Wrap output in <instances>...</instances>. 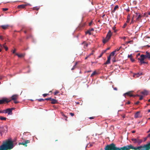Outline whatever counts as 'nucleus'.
<instances>
[{
	"instance_id": "obj_1",
	"label": "nucleus",
	"mask_w": 150,
	"mask_h": 150,
	"mask_svg": "<svg viewBox=\"0 0 150 150\" xmlns=\"http://www.w3.org/2000/svg\"><path fill=\"white\" fill-rule=\"evenodd\" d=\"M131 149L134 150H146L144 145L135 147L130 144L122 147H118L113 143L107 145L105 148V150H129Z\"/></svg>"
},
{
	"instance_id": "obj_2",
	"label": "nucleus",
	"mask_w": 150,
	"mask_h": 150,
	"mask_svg": "<svg viewBox=\"0 0 150 150\" xmlns=\"http://www.w3.org/2000/svg\"><path fill=\"white\" fill-rule=\"evenodd\" d=\"M13 142L9 139L5 142H3L1 145V148L2 150H11L14 147Z\"/></svg>"
},
{
	"instance_id": "obj_3",
	"label": "nucleus",
	"mask_w": 150,
	"mask_h": 150,
	"mask_svg": "<svg viewBox=\"0 0 150 150\" xmlns=\"http://www.w3.org/2000/svg\"><path fill=\"white\" fill-rule=\"evenodd\" d=\"M112 35V33L110 30H109L107 34L106 37L105 38H104L103 40V42L104 44H105L111 38Z\"/></svg>"
},
{
	"instance_id": "obj_4",
	"label": "nucleus",
	"mask_w": 150,
	"mask_h": 150,
	"mask_svg": "<svg viewBox=\"0 0 150 150\" xmlns=\"http://www.w3.org/2000/svg\"><path fill=\"white\" fill-rule=\"evenodd\" d=\"M133 17L134 18H136L135 22H138L142 20V16L139 13H135V14L133 15Z\"/></svg>"
},
{
	"instance_id": "obj_5",
	"label": "nucleus",
	"mask_w": 150,
	"mask_h": 150,
	"mask_svg": "<svg viewBox=\"0 0 150 150\" xmlns=\"http://www.w3.org/2000/svg\"><path fill=\"white\" fill-rule=\"evenodd\" d=\"M139 137H137L136 138H133L131 139V140L134 144L137 143L139 145L142 142V139H139Z\"/></svg>"
},
{
	"instance_id": "obj_6",
	"label": "nucleus",
	"mask_w": 150,
	"mask_h": 150,
	"mask_svg": "<svg viewBox=\"0 0 150 150\" xmlns=\"http://www.w3.org/2000/svg\"><path fill=\"white\" fill-rule=\"evenodd\" d=\"M8 127L6 125L0 127V132L2 134L7 132Z\"/></svg>"
},
{
	"instance_id": "obj_7",
	"label": "nucleus",
	"mask_w": 150,
	"mask_h": 150,
	"mask_svg": "<svg viewBox=\"0 0 150 150\" xmlns=\"http://www.w3.org/2000/svg\"><path fill=\"white\" fill-rule=\"evenodd\" d=\"M11 100H8L7 98H3L2 99L0 100V105L5 103H8L10 102Z\"/></svg>"
},
{
	"instance_id": "obj_8",
	"label": "nucleus",
	"mask_w": 150,
	"mask_h": 150,
	"mask_svg": "<svg viewBox=\"0 0 150 150\" xmlns=\"http://www.w3.org/2000/svg\"><path fill=\"white\" fill-rule=\"evenodd\" d=\"M133 91H129V92H127L125 93H124V94H123V95L125 97V95H127L128 96H129L130 97H135L136 96H140L139 95H133L132 93V92Z\"/></svg>"
},
{
	"instance_id": "obj_9",
	"label": "nucleus",
	"mask_w": 150,
	"mask_h": 150,
	"mask_svg": "<svg viewBox=\"0 0 150 150\" xmlns=\"http://www.w3.org/2000/svg\"><path fill=\"white\" fill-rule=\"evenodd\" d=\"M140 58H138V59L140 61V65H142L143 64H148V62H146L144 61V58L142 56H140Z\"/></svg>"
},
{
	"instance_id": "obj_10",
	"label": "nucleus",
	"mask_w": 150,
	"mask_h": 150,
	"mask_svg": "<svg viewBox=\"0 0 150 150\" xmlns=\"http://www.w3.org/2000/svg\"><path fill=\"white\" fill-rule=\"evenodd\" d=\"M4 113H7L8 115H12L13 114L10 108H7L6 110H4Z\"/></svg>"
},
{
	"instance_id": "obj_11",
	"label": "nucleus",
	"mask_w": 150,
	"mask_h": 150,
	"mask_svg": "<svg viewBox=\"0 0 150 150\" xmlns=\"http://www.w3.org/2000/svg\"><path fill=\"white\" fill-rule=\"evenodd\" d=\"M18 98V95H13L11 97V99L7 98L8 100H11H11H16Z\"/></svg>"
},
{
	"instance_id": "obj_12",
	"label": "nucleus",
	"mask_w": 150,
	"mask_h": 150,
	"mask_svg": "<svg viewBox=\"0 0 150 150\" xmlns=\"http://www.w3.org/2000/svg\"><path fill=\"white\" fill-rule=\"evenodd\" d=\"M146 150H149L150 149V142L144 145Z\"/></svg>"
},
{
	"instance_id": "obj_13",
	"label": "nucleus",
	"mask_w": 150,
	"mask_h": 150,
	"mask_svg": "<svg viewBox=\"0 0 150 150\" xmlns=\"http://www.w3.org/2000/svg\"><path fill=\"white\" fill-rule=\"evenodd\" d=\"M27 6L26 4H22L18 6V8H24Z\"/></svg>"
},
{
	"instance_id": "obj_14",
	"label": "nucleus",
	"mask_w": 150,
	"mask_h": 150,
	"mask_svg": "<svg viewBox=\"0 0 150 150\" xmlns=\"http://www.w3.org/2000/svg\"><path fill=\"white\" fill-rule=\"evenodd\" d=\"M140 113V111H138L134 115V117L135 118H137L139 117H140L139 115Z\"/></svg>"
},
{
	"instance_id": "obj_15",
	"label": "nucleus",
	"mask_w": 150,
	"mask_h": 150,
	"mask_svg": "<svg viewBox=\"0 0 150 150\" xmlns=\"http://www.w3.org/2000/svg\"><path fill=\"white\" fill-rule=\"evenodd\" d=\"M51 101V103L52 104H55L58 103L57 100L54 99L52 98Z\"/></svg>"
},
{
	"instance_id": "obj_16",
	"label": "nucleus",
	"mask_w": 150,
	"mask_h": 150,
	"mask_svg": "<svg viewBox=\"0 0 150 150\" xmlns=\"http://www.w3.org/2000/svg\"><path fill=\"white\" fill-rule=\"evenodd\" d=\"M82 45H84V47L85 48H86L88 45V44L86 42V41H83L82 43Z\"/></svg>"
},
{
	"instance_id": "obj_17",
	"label": "nucleus",
	"mask_w": 150,
	"mask_h": 150,
	"mask_svg": "<svg viewBox=\"0 0 150 150\" xmlns=\"http://www.w3.org/2000/svg\"><path fill=\"white\" fill-rule=\"evenodd\" d=\"M128 58H129L130 59L131 61L132 62H134V59L132 58V54H131L129 55H128Z\"/></svg>"
},
{
	"instance_id": "obj_18",
	"label": "nucleus",
	"mask_w": 150,
	"mask_h": 150,
	"mask_svg": "<svg viewBox=\"0 0 150 150\" xmlns=\"http://www.w3.org/2000/svg\"><path fill=\"white\" fill-rule=\"evenodd\" d=\"M142 75V73L139 72L134 74V76H136L137 77H139L140 75Z\"/></svg>"
},
{
	"instance_id": "obj_19",
	"label": "nucleus",
	"mask_w": 150,
	"mask_h": 150,
	"mask_svg": "<svg viewBox=\"0 0 150 150\" xmlns=\"http://www.w3.org/2000/svg\"><path fill=\"white\" fill-rule=\"evenodd\" d=\"M2 28L4 29H6L8 28L9 25H2L1 26Z\"/></svg>"
},
{
	"instance_id": "obj_20",
	"label": "nucleus",
	"mask_w": 150,
	"mask_h": 150,
	"mask_svg": "<svg viewBox=\"0 0 150 150\" xmlns=\"http://www.w3.org/2000/svg\"><path fill=\"white\" fill-rule=\"evenodd\" d=\"M119 6L118 5H116L114 8V9L112 11V12L114 13L116 9L118 8Z\"/></svg>"
},
{
	"instance_id": "obj_21",
	"label": "nucleus",
	"mask_w": 150,
	"mask_h": 150,
	"mask_svg": "<svg viewBox=\"0 0 150 150\" xmlns=\"http://www.w3.org/2000/svg\"><path fill=\"white\" fill-rule=\"evenodd\" d=\"M141 93L143 94L146 95L148 94V92L144 90V91L142 92Z\"/></svg>"
},
{
	"instance_id": "obj_22",
	"label": "nucleus",
	"mask_w": 150,
	"mask_h": 150,
	"mask_svg": "<svg viewBox=\"0 0 150 150\" xmlns=\"http://www.w3.org/2000/svg\"><path fill=\"white\" fill-rule=\"evenodd\" d=\"M16 55H17L19 57H24V55L23 54H18V53H16Z\"/></svg>"
},
{
	"instance_id": "obj_23",
	"label": "nucleus",
	"mask_w": 150,
	"mask_h": 150,
	"mask_svg": "<svg viewBox=\"0 0 150 150\" xmlns=\"http://www.w3.org/2000/svg\"><path fill=\"white\" fill-rule=\"evenodd\" d=\"M130 15L129 14L127 17V23H129L130 21Z\"/></svg>"
},
{
	"instance_id": "obj_24",
	"label": "nucleus",
	"mask_w": 150,
	"mask_h": 150,
	"mask_svg": "<svg viewBox=\"0 0 150 150\" xmlns=\"http://www.w3.org/2000/svg\"><path fill=\"white\" fill-rule=\"evenodd\" d=\"M116 52V51H113V52H112L110 54L109 56L110 57L111 56H113L115 54V52Z\"/></svg>"
},
{
	"instance_id": "obj_25",
	"label": "nucleus",
	"mask_w": 150,
	"mask_h": 150,
	"mask_svg": "<svg viewBox=\"0 0 150 150\" xmlns=\"http://www.w3.org/2000/svg\"><path fill=\"white\" fill-rule=\"evenodd\" d=\"M77 62H76L75 63V64L74 65V66L73 67V68L71 69V70H74L75 68L76 67V65H77Z\"/></svg>"
},
{
	"instance_id": "obj_26",
	"label": "nucleus",
	"mask_w": 150,
	"mask_h": 150,
	"mask_svg": "<svg viewBox=\"0 0 150 150\" xmlns=\"http://www.w3.org/2000/svg\"><path fill=\"white\" fill-rule=\"evenodd\" d=\"M91 31H90L89 30H88L86 32V34H88L89 35H91Z\"/></svg>"
},
{
	"instance_id": "obj_27",
	"label": "nucleus",
	"mask_w": 150,
	"mask_h": 150,
	"mask_svg": "<svg viewBox=\"0 0 150 150\" xmlns=\"http://www.w3.org/2000/svg\"><path fill=\"white\" fill-rule=\"evenodd\" d=\"M0 119L1 120H6V118L5 117H4L1 116H0Z\"/></svg>"
},
{
	"instance_id": "obj_28",
	"label": "nucleus",
	"mask_w": 150,
	"mask_h": 150,
	"mask_svg": "<svg viewBox=\"0 0 150 150\" xmlns=\"http://www.w3.org/2000/svg\"><path fill=\"white\" fill-rule=\"evenodd\" d=\"M134 18L132 17L131 19V22L130 23V24L133 23L134 22H135V20H134Z\"/></svg>"
},
{
	"instance_id": "obj_29",
	"label": "nucleus",
	"mask_w": 150,
	"mask_h": 150,
	"mask_svg": "<svg viewBox=\"0 0 150 150\" xmlns=\"http://www.w3.org/2000/svg\"><path fill=\"white\" fill-rule=\"evenodd\" d=\"M62 116H64V117H65V120L66 121H67V116H66V115H65L64 113H62Z\"/></svg>"
},
{
	"instance_id": "obj_30",
	"label": "nucleus",
	"mask_w": 150,
	"mask_h": 150,
	"mask_svg": "<svg viewBox=\"0 0 150 150\" xmlns=\"http://www.w3.org/2000/svg\"><path fill=\"white\" fill-rule=\"evenodd\" d=\"M142 56L143 57H144V59H145L146 58H147V57H146V54L145 55L142 54V55H141L140 56Z\"/></svg>"
},
{
	"instance_id": "obj_31",
	"label": "nucleus",
	"mask_w": 150,
	"mask_h": 150,
	"mask_svg": "<svg viewBox=\"0 0 150 150\" xmlns=\"http://www.w3.org/2000/svg\"><path fill=\"white\" fill-rule=\"evenodd\" d=\"M110 63V60H109L107 59V61H106L105 63V64H108Z\"/></svg>"
},
{
	"instance_id": "obj_32",
	"label": "nucleus",
	"mask_w": 150,
	"mask_h": 150,
	"mask_svg": "<svg viewBox=\"0 0 150 150\" xmlns=\"http://www.w3.org/2000/svg\"><path fill=\"white\" fill-rule=\"evenodd\" d=\"M19 144L24 145L25 146H27V145H26L25 142H22V143H19Z\"/></svg>"
},
{
	"instance_id": "obj_33",
	"label": "nucleus",
	"mask_w": 150,
	"mask_h": 150,
	"mask_svg": "<svg viewBox=\"0 0 150 150\" xmlns=\"http://www.w3.org/2000/svg\"><path fill=\"white\" fill-rule=\"evenodd\" d=\"M37 100L39 102H41L42 101H43L45 100V99H43L42 98H40L39 99H38Z\"/></svg>"
},
{
	"instance_id": "obj_34",
	"label": "nucleus",
	"mask_w": 150,
	"mask_h": 150,
	"mask_svg": "<svg viewBox=\"0 0 150 150\" xmlns=\"http://www.w3.org/2000/svg\"><path fill=\"white\" fill-rule=\"evenodd\" d=\"M96 74V72L95 71H94L91 75V76L92 77L93 76L95 75Z\"/></svg>"
},
{
	"instance_id": "obj_35",
	"label": "nucleus",
	"mask_w": 150,
	"mask_h": 150,
	"mask_svg": "<svg viewBox=\"0 0 150 150\" xmlns=\"http://www.w3.org/2000/svg\"><path fill=\"white\" fill-rule=\"evenodd\" d=\"M25 142L26 145H27V144L28 143H29L30 142V141L29 140H27L25 141Z\"/></svg>"
},
{
	"instance_id": "obj_36",
	"label": "nucleus",
	"mask_w": 150,
	"mask_h": 150,
	"mask_svg": "<svg viewBox=\"0 0 150 150\" xmlns=\"http://www.w3.org/2000/svg\"><path fill=\"white\" fill-rule=\"evenodd\" d=\"M32 35H29L27 36V37H26V38L27 39H28L30 38H32Z\"/></svg>"
},
{
	"instance_id": "obj_37",
	"label": "nucleus",
	"mask_w": 150,
	"mask_h": 150,
	"mask_svg": "<svg viewBox=\"0 0 150 150\" xmlns=\"http://www.w3.org/2000/svg\"><path fill=\"white\" fill-rule=\"evenodd\" d=\"M116 28L115 26H113L112 28V29L113 30H114L115 32H116V30H115Z\"/></svg>"
},
{
	"instance_id": "obj_38",
	"label": "nucleus",
	"mask_w": 150,
	"mask_h": 150,
	"mask_svg": "<svg viewBox=\"0 0 150 150\" xmlns=\"http://www.w3.org/2000/svg\"><path fill=\"white\" fill-rule=\"evenodd\" d=\"M52 99V98H45V100H50V101H51Z\"/></svg>"
},
{
	"instance_id": "obj_39",
	"label": "nucleus",
	"mask_w": 150,
	"mask_h": 150,
	"mask_svg": "<svg viewBox=\"0 0 150 150\" xmlns=\"http://www.w3.org/2000/svg\"><path fill=\"white\" fill-rule=\"evenodd\" d=\"M3 11H6L8 10V8H3L2 9Z\"/></svg>"
},
{
	"instance_id": "obj_40",
	"label": "nucleus",
	"mask_w": 150,
	"mask_h": 150,
	"mask_svg": "<svg viewBox=\"0 0 150 150\" xmlns=\"http://www.w3.org/2000/svg\"><path fill=\"white\" fill-rule=\"evenodd\" d=\"M133 42V40H131V41H129L126 42V43L127 44H128V43H130L131 42Z\"/></svg>"
},
{
	"instance_id": "obj_41",
	"label": "nucleus",
	"mask_w": 150,
	"mask_h": 150,
	"mask_svg": "<svg viewBox=\"0 0 150 150\" xmlns=\"http://www.w3.org/2000/svg\"><path fill=\"white\" fill-rule=\"evenodd\" d=\"M49 94H46V93H45V94H44L42 95L44 97H45L47 95H48Z\"/></svg>"
},
{
	"instance_id": "obj_42",
	"label": "nucleus",
	"mask_w": 150,
	"mask_h": 150,
	"mask_svg": "<svg viewBox=\"0 0 150 150\" xmlns=\"http://www.w3.org/2000/svg\"><path fill=\"white\" fill-rule=\"evenodd\" d=\"M59 93V91H56L55 92H54V95H56L58 93Z\"/></svg>"
},
{
	"instance_id": "obj_43",
	"label": "nucleus",
	"mask_w": 150,
	"mask_h": 150,
	"mask_svg": "<svg viewBox=\"0 0 150 150\" xmlns=\"http://www.w3.org/2000/svg\"><path fill=\"white\" fill-rule=\"evenodd\" d=\"M104 52H102L100 54V56H99V57H101L102 56Z\"/></svg>"
},
{
	"instance_id": "obj_44",
	"label": "nucleus",
	"mask_w": 150,
	"mask_h": 150,
	"mask_svg": "<svg viewBox=\"0 0 150 150\" xmlns=\"http://www.w3.org/2000/svg\"><path fill=\"white\" fill-rule=\"evenodd\" d=\"M39 8H36V7H34L33 8V10H36L37 11L39 9Z\"/></svg>"
},
{
	"instance_id": "obj_45",
	"label": "nucleus",
	"mask_w": 150,
	"mask_h": 150,
	"mask_svg": "<svg viewBox=\"0 0 150 150\" xmlns=\"http://www.w3.org/2000/svg\"><path fill=\"white\" fill-rule=\"evenodd\" d=\"M121 116L124 119V118H125V115L124 114H123V115H121Z\"/></svg>"
},
{
	"instance_id": "obj_46",
	"label": "nucleus",
	"mask_w": 150,
	"mask_h": 150,
	"mask_svg": "<svg viewBox=\"0 0 150 150\" xmlns=\"http://www.w3.org/2000/svg\"><path fill=\"white\" fill-rule=\"evenodd\" d=\"M13 100L14 101V103H15V104H17V103H18V101H16V100Z\"/></svg>"
},
{
	"instance_id": "obj_47",
	"label": "nucleus",
	"mask_w": 150,
	"mask_h": 150,
	"mask_svg": "<svg viewBox=\"0 0 150 150\" xmlns=\"http://www.w3.org/2000/svg\"><path fill=\"white\" fill-rule=\"evenodd\" d=\"M127 25V24H126V23H125V24L124 25H123V28H125V27Z\"/></svg>"
},
{
	"instance_id": "obj_48",
	"label": "nucleus",
	"mask_w": 150,
	"mask_h": 150,
	"mask_svg": "<svg viewBox=\"0 0 150 150\" xmlns=\"http://www.w3.org/2000/svg\"><path fill=\"white\" fill-rule=\"evenodd\" d=\"M70 115H71V116H72H72H74V113H71V112L70 113Z\"/></svg>"
},
{
	"instance_id": "obj_49",
	"label": "nucleus",
	"mask_w": 150,
	"mask_h": 150,
	"mask_svg": "<svg viewBox=\"0 0 150 150\" xmlns=\"http://www.w3.org/2000/svg\"><path fill=\"white\" fill-rule=\"evenodd\" d=\"M143 96H140V97L139 98V100H141L143 99Z\"/></svg>"
},
{
	"instance_id": "obj_50",
	"label": "nucleus",
	"mask_w": 150,
	"mask_h": 150,
	"mask_svg": "<svg viewBox=\"0 0 150 150\" xmlns=\"http://www.w3.org/2000/svg\"><path fill=\"white\" fill-rule=\"evenodd\" d=\"M0 39L1 40H3L4 39V38H3V37L2 36H0Z\"/></svg>"
},
{
	"instance_id": "obj_51",
	"label": "nucleus",
	"mask_w": 150,
	"mask_h": 150,
	"mask_svg": "<svg viewBox=\"0 0 150 150\" xmlns=\"http://www.w3.org/2000/svg\"><path fill=\"white\" fill-rule=\"evenodd\" d=\"M110 47H108L107 49H106L104 51V52H105L107 50H109L110 49Z\"/></svg>"
},
{
	"instance_id": "obj_52",
	"label": "nucleus",
	"mask_w": 150,
	"mask_h": 150,
	"mask_svg": "<svg viewBox=\"0 0 150 150\" xmlns=\"http://www.w3.org/2000/svg\"><path fill=\"white\" fill-rule=\"evenodd\" d=\"M4 48H5V50L6 51H7L8 50V47H7L6 46V47H4Z\"/></svg>"
},
{
	"instance_id": "obj_53",
	"label": "nucleus",
	"mask_w": 150,
	"mask_h": 150,
	"mask_svg": "<svg viewBox=\"0 0 150 150\" xmlns=\"http://www.w3.org/2000/svg\"><path fill=\"white\" fill-rule=\"evenodd\" d=\"M89 30L90 31H93L94 30L93 28H91V29H89Z\"/></svg>"
},
{
	"instance_id": "obj_54",
	"label": "nucleus",
	"mask_w": 150,
	"mask_h": 150,
	"mask_svg": "<svg viewBox=\"0 0 150 150\" xmlns=\"http://www.w3.org/2000/svg\"><path fill=\"white\" fill-rule=\"evenodd\" d=\"M16 51V50L15 49L13 50V53L14 54L15 53V52Z\"/></svg>"
},
{
	"instance_id": "obj_55",
	"label": "nucleus",
	"mask_w": 150,
	"mask_h": 150,
	"mask_svg": "<svg viewBox=\"0 0 150 150\" xmlns=\"http://www.w3.org/2000/svg\"><path fill=\"white\" fill-rule=\"evenodd\" d=\"M110 56H109L108 57V60H110V59H111V57H110Z\"/></svg>"
},
{
	"instance_id": "obj_56",
	"label": "nucleus",
	"mask_w": 150,
	"mask_h": 150,
	"mask_svg": "<svg viewBox=\"0 0 150 150\" xmlns=\"http://www.w3.org/2000/svg\"><path fill=\"white\" fill-rule=\"evenodd\" d=\"M94 118V117H89V119H93Z\"/></svg>"
},
{
	"instance_id": "obj_57",
	"label": "nucleus",
	"mask_w": 150,
	"mask_h": 150,
	"mask_svg": "<svg viewBox=\"0 0 150 150\" xmlns=\"http://www.w3.org/2000/svg\"><path fill=\"white\" fill-rule=\"evenodd\" d=\"M120 50L118 48H117L116 49L115 51H116H116H118Z\"/></svg>"
},
{
	"instance_id": "obj_58",
	"label": "nucleus",
	"mask_w": 150,
	"mask_h": 150,
	"mask_svg": "<svg viewBox=\"0 0 150 150\" xmlns=\"http://www.w3.org/2000/svg\"><path fill=\"white\" fill-rule=\"evenodd\" d=\"M126 11L127 12H129V8H127L125 9Z\"/></svg>"
},
{
	"instance_id": "obj_59",
	"label": "nucleus",
	"mask_w": 150,
	"mask_h": 150,
	"mask_svg": "<svg viewBox=\"0 0 150 150\" xmlns=\"http://www.w3.org/2000/svg\"><path fill=\"white\" fill-rule=\"evenodd\" d=\"M5 44L6 43L2 45V47H6V46H5Z\"/></svg>"
},
{
	"instance_id": "obj_60",
	"label": "nucleus",
	"mask_w": 150,
	"mask_h": 150,
	"mask_svg": "<svg viewBox=\"0 0 150 150\" xmlns=\"http://www.w3.org/2000/svg\"><path fill=\"white\" fill-rule=\"evenodd\" d=\"M139 103V102L138 101H137V102H136L135 103V104L136 105H138Z\"/></svg>"
},
{
	"instance_id": "obj_61",
	"label": "nucleus",
	"mask_w": 150,
	"mask_h": 150,
	"mask_svg": "<svg viewBox=\"0 0 150 150\" xmlns=\"http://www.w3.org/2000/svg\"><path fill=\"white\" fill-rule=\"evenodd\" d=\"M130 103V102L129 101H128L126 103V104H129Z\"/></svg>"
},
{
	"instance_id": "obj_62",
	"label": "nucleus",
	"mask_w": 150,
	"mask_h": 150,
	"mask_svg": "<svg viewBox=\"0 0 150 150\" xmlns=\"http://www.w3.org/2000/svg\"><path fill=\"white\" fill-rule=\"evenodd\" d=\"M4 113V110H3L2 111H0V113Z\"/></svg>"
},
{
	"instance_id": "obj_63",
	"label": "nucleus",
	"mask_w": 150,
	"mask_h": 150,
	"mask_svg": "<svg viewBox=\"0 0 150 150\" xmlns=\"http://www.w3.org/2000/svg\"><path fill=\"white\" fill-rule=\"evenodd\" d=\"M112 61L113 62H116V60H115V59H112Z\"/></svg>"
},
{
	"instance_id": "obj_64",
	"label": "nucleus",
	"mask_w": 150,
	"mask_h": 150,
	"mask_svg": "<svg viewBox=\"0 0 150 150\" xmlns=\"http://www.w3.org/2000/svg\"><path fill=\"white\" fill-rule=\"evenodd\" d=\"M123 39L124 40H125V39H126V37H124L123 38Z\"/></svg>"
}]
</instances>
